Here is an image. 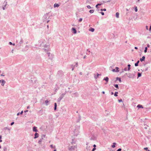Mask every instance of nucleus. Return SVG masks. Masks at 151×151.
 Segmentation results:
<instances>
[{
  "label": "nucleus",
  "mask_w": 151,
  "mask_h": 151,
  "mask_svg": "<svg viewBox=\"0 0 151 151\" xmlns=\"http://www.w3.org/2000/svg\"><path fill=\"white\" fill-rule=\"evenodd\" d=\"M48 56H49V55H50V53H48Z\"/></svg>",
  "instance_id": "nucleus-49"
},
{
  "label": "nucleus",
  "mask_w": 151,
  "mask_h": 151,
  "mask_svg": "<svg viewBox=\"0 0 151 151\" xmlns=\"http://www.w3.org/2000/svg\"><path fill=\"white\" fill-rule=\"evenodd\" d=\"M130 67H128V70H129L130 69Z\"/></svg>",
  "instance_id": "nucleus-30"
},
{
  "label": "nucleus",
  "mask_w": 151,
  "mask_h": 151,
  "mask_svg": "<svg viewBox=\"0 0 151 151\" xmlns=\"http://www.w3.org/2000/svg\"><path fill=\"white\" fill-rule=\"evenodd\" d=\"M134 10L136 12H137V7H136V8H135Z\"/></svg>",
  "instance_id": "nucleus-26"
},
{
  "label": "nucleus",
  "mask_w": 151,
  "mask_h": 151,
  "mask_svg": "<svg viewBox=\"0 0 151 151\" xmlns=\"http://www.w3.org/2000/svg\"><path fill=\"white\" fill-rule=\"evenodd\" d=\"M87 7L89 9H91V6L89 5L87 6Z\"/></svg>",
  "instance_id": "nucleus-23"
},
{
  "label": "nucleus",
  "mask_w": 151,
  "mask_h": 151,
  "mask_svg": "<svg viewBox=\"0 0 151 151\" xmlns=\"http://www.w3.org/2000/svg\"><path fill=\"white\" fill-rule=\"evenodd\" d=\"M115 68L116 69V70L115 71V72H119V68L118 67H116Z\"/></svg>",
  "instance_id": "nucleus-8"
},
{
  "label": "nucleus",
  "mask_w": 151,
  "mask_h": 151,
  "mask_svg": "<svg viewBox=\"0 0 151 151\" xmlns=\"http://www.w3.org/2000/svg\"><path fill=\"white\" fill-rule=\"evenodd\" d=\"M101 5V4H99L96 5V7H97V6H100Z\"/></svg>",
  "instance_id": "nucleus-22"
},
{
  "label": "nucleus",
  "mask_w": 151,
  "mask_h": 151,
  "mask_svg": "<svg viewBox=\"0 0 151 151\" xmlns=\"http://www.w3.org/2000/svg\"><path fill=\"white\" fill-rule=\"evenodd\" d=\"M99 75V74H97V75H98V76Z\"/></svg>",
  "instance_id": "nucleus-58"
},
{
  "label": "nucleus",
  "mask_w": 151,
  "mask_h": 151,
  "mask_svg": "<svg viewBox=\"0 0 151 151\" xmlns=\"http://www.w3.org/2000/svg\"><path fill=\"white\" fill-rule=\"evenodd\" d=\"M1 81L0 80V83H1Z\"/></svg>",
  "instance_id": "nucleus-62"
},
{
  "label": "nucleus",
  "mask_w": 151,
  "mask_h": 151,
  "mask_svg": "<svg viewBox=\"0 0 151 151\" xmlns=\"http://www.w3.org/2000/svg\"><path fill=\"white\" fill-rule=\"evenodd\" d=\"M56 108H57V104H56V103H55V107H54V110H55L56 109Z\"/></svg>",
  "instance_id": "nucleus-12"
},
{
  "label": "nucleus",
  "mask_w": 151,
  "mask_h": 151,
  "mask_svg": "<svg viewBox=\"0 0 151 151\" xmlns=\"http://www.w3.org/2000/svg\"><path fill=\"white\" fill-rule=\"evenodd\" d=\"M116 17L119 18V13L116 12Z\"/></svg>",
  "instance_id": "nucleus-14"
},
{
  "label": "nucleus",
  "mask_w": 151,
  "mask_h": 151,
  "mask_svg": "<svg viewBox=\"0 0 151 151\" xmlns=\"http://www.w3.org/2000/svg\"><path fill=\"white\" fill-rule=\"evenodd\" d=\"M101 11H106V9H101Z\"/></svg>",
  "instance_id": "nucleus-25"
},
{
  "label": "nucleus",
  "mask_w": 151,
  "mask_h": 151,
  "mask_svg": "<svg viewBox=\"0 0 151 151\" xmlns=\"http://www.w3.org/2000/svg\"><path fill=\"white\" fill-rule=\"evenodd\" d=\"M14 122H12L11 123V125L12 126V125H13L14 124Z\"/></svg>",
  "instance_id": "nucleus-33"
},
{
  "label": "nucleus",
  "mask_w": 151,
  "mask_h": 151,
  "mask_svg": "<svg viewBox=\"0 0 151 151\" xmlns=\"http://www.w3.org/2000/svg\"><path fill=\"white\" fill-rule=\"evenodd\" d=\"M72 30L73 31V33L74 34H76V31L75 28H72Z\"/></svg>",
  "instance_id": "nucleus-4"
},
{
  "label": "nucleus",
  "mask_w": 151,
  "mask_h": 151,
  "mask_svg": "<svg viewBox=\"0 0 151 151\" xmlns=\"http://www.w3.org/2000/svg\"><path fill=\"white\" fill-rule=\"evenodd\" d=\"M3 9L4 10V7H3Z\"/></svg>",
  "instance_id": "nucleus-55"
},
{
  "label": "nucleus",
  "mask_w": 151,
  "mask_h": 151,
  "mask_svg": "<svg viewBox=\"0 0 151 151\" xmlns=\"http://www.w3.org/2000/svg\"><path fill=\"white\" fill-rule=\"evenodd\" d=\"M23 113V111H22L20 113V114H22Z\"/></svg>",
  "instance_id": "nucleus-38"
},
{
  "label": "nucleus",
  "mask_w": 151,
  "mask_h": 151,
  "mask_svg": "<svg viewBox=\"0 0 151 151\" xmlns=\"http://www.w3.org/2000/svg\"><path fill=\"white\" fill-rule=\"evenodd\" d=\"M29 108V106H28L27 107V109H28V108Z\"/></svg>",
  "instance_id": "nucleus-51"
},
{
  "label": "nucleus",
  "mask_w": 151,
  "mask_h": 151,
  "mask_svg": "<svg viewBox=\"0 0 151 151\" xmlns=\"http://www.w3.org/2000/svg\"><path fill=\"white\" fill-rule=\"evenodd\" d=\"M38 143L39 144H41L42 143V140H40L38 141Z\"/></svg>",
  "instance_id": "nucleus-20"
},
{
  "label": "nucleus",
  "mask_w": 151,
  "mask_h": 151,
  "mask_svg": "<svg viewBox=\"0 0 151 151\" xmlns=\"http://www.w3.org/2000/svg\"><path fill=\"white\" fill-rule=\"evenodd\" d=\"M48 100H46V101H45V103L46 104V105H47V104H48Z\"/></svg>",
  "instance_id": "nucleus-24"
},
{
  "label": "nucleus",
  "mask_w": 151,
  "mask_h": 151,
  "mask_svg": "<svg viewBox=\"0 0 151 151\" xmlns=\"http://www.w3.org/2000/svg\"><path fill=\"white\" fill-rule=\"evenodd\" d=\"M119 101V102H122V99H120L118 100Z\"/></svg>",
  "instance_id": "nucleus-31"
},
{
  "label": "nucleus",
  "mask_w": 151,
  "mask_h": 151,
  "mask_svg": "<svg viewBox=\"0 0 151 151\" xmlns=\"http://www.w3.org/2000/svg\"><path fill=\"white\" fill-rule=\"evenodd\" d=\"M101 14L102 15H104V13L103 12H101Z\"/></svg>",
  "instance_id": "nucleus-28"
},
{
  "label": "nucleus",
  "mask_w": 151,
  "mask_h": 151,
  "mask_svg": "<svg viewBox=\"0 0 151 151\" xmlns=\"http://www.w3.org/2000/svg\"><path fill=\"white\" fill-rule=\"evenodd\" d=\"M35 137H34V138L35 139L38 137L39 134L37 133H36L35 134Z\"/></svg>",
  "instance_id": "nucleus-3"
},
{
  "label": "nucleus",
  "mask_w": 151,
  "mask_h": 151,
  "mask_svg": "<svg viewBox=\"0 0 151 151\" xmlns=\"http://www.w3.org/2000/svg\"><path fill=\"white\" fill-rule=\"evenodd\" d=\"M13 45H15V44H13Z\"/></svg>",
  "instance_id": "nucleus-61"
},
{
  "label": "nucleus",
  "mask_w": 151,
  "mask_h": 151,
  "mask_svg": "<svg viewBox=\"0 0 151 151\" xmlns=\"http://www.w3.org/2000/svg\"><path fill=\"white\" fill-rule=\"evenodd\" d=\"M96 148L94 147L92 150V151H94L96 150Z\"/></svg>",
  "instance_id": "nucleus-32"
},
{
  "label": "nucleus",
  "mask_w": 151,
  "mask_h": 151,
  "mask_svg": "<svg viewBox=\"0 0 151 151\" xmlns=\"http://www.w3.org/2000/svg\"><path fill=\"white\" fill-rule=\"evenodd\" d=\"M114 86L117 88L118 89L119 88V86H118V84H115V85H114Z\"/></svg>",
  "instance_id": "nucleus-17"
},
{
  "label": "nucleus",
  "mask_w": 151,
  "mask_h": 151,
  "mask_svg": "<svg viewBox=\"0 0 151 151\" xmlns=\"http://www.w3.org/2000/svg\"><path fill=\"white\" fill-rule=\"evenodd\" d=\"M139 60H138L137 62V63H135V66H138V63H139Z\"/></svg>",
  "instance_id": "nucleus-10"
},
{
  "label": "nucleus",
  "mask_w": 151,
  "mask_h": 151,
  "mask_svg": "<svg viewBox=\"0 0 151 151\" xmlns=\"http://www.w3.org/2000/svg\"><path fill=\"white\" fill-rule=\"evenodd\" d=\"M131 66L130 65V64H129L128 65V67H130Z\"/></svg>",
  "instance_id": "nucleus-42"
},
{
  "label": "nucleus",
  "mask_w": 151,
  "mask_h": 151,
  "mask_svg": "<svg viewBox=\"0 0 151 151\" xmlns=\"http://www.w3.org/2000/svg\"><path fill=\"white\" fill-rule=\"evenodd\" d=\"M50 146H51V147L52 148H54V147H53V145H50Z\"/></svg>",
  "instance_id": "nucleus-36"
},
{
  "label": "nucleus",
  "mask_w": 151,
  "mask_h": 151,
  "mask_svg": "<svg viewBox=\"0 0 151 151\" xmlns=\"http://www.w3.org/2000/svg\"><path fill=\"white\" fill-rule=\"evenodd\" d=\"M112 71L113 72H115L116 70H115V69H113L112 70Z\"/></svg>",
  "instance_id": "nucleus-35"
},
{
  "label": "nucleus",
  "mask_w": 151,
  "mask_h": 151,
  "mask_svg": "<svg viewBox=\"0 0 151 151\" xmlns=\"http://www.w3.org/2000/svg\"><path fill=\"white\" fill-rule=\"evenodd\" d=\"M151 30V26H150V30Z\"/></svg>",
  "instance_id": "nucleus-44"
},
{
  "label": "nucleus",
  "mask_w": 151,
  "mask_h": 151,
  "mask_svg": "<svg viewBox=\"0 0 151 151\" xmlns=\"http://www.w3.org/2000/svg\"><path fill=\"white\" fill-rule=\"evenodd\" d=\"M145 57L144 56H143L142 58H141L140 59V61L141 62L143 61H144L145 60Z\"/></svg>",
  "instance_id": "nucleus-2"
},
{
  "label": "nucleus",
  "mask_w": 151,
  "mask_h": 151,
  "mask_svg": "<svg viewBox=\"0 0 151 151\" xmlns=\"http://www.w3.org/2000/svg\"><path fill=\"white\" fill-rule=\"evenodd\" d=\"M1 148V146L0 145V148Z\"/></svg>",
  "instance_id": "nucleus-56"
},
{
  "label": "nucleus",
  "mask_w": 151,
  "mask_h": 151,
  "mask_svg": "<svg viewBox=\"0 0 151 151\" xmlns=\"http://www.w3.org/2000/svg\"><path fill=\"white\" fill-rule=\"evenodd\" d=\"M113 92H112L111 93V94L112 95H113Z\"/></svg>",
  "instance_id": "nucleus-47"
},
{
  "label": "nucleus",
  "mask_w": 151,
  "mask_h": 151,
  "mask_svg": "<svg viewBox=\"0 0 151 151\" xmlns=\"http://www.w3.org/2000/svg\"><path fill=\"white\" fill-rule=\"evenodd\" d=\"M134 48L136 49H138V48L137 47H135Z\"/></svg>",
  "instance_id": "nucleus-40"
},
{
  "label": "nucleus",
  "mask_w": 151,
  "mask_h": 151,
  "mask_svg": "<svg viewBox=\"0 0 151 151\" xmlns=\"http://www.w3.org/2000/svg\"><path fill=\"white\" fill-rule=\"evenodd\" d=\"M19 113H18L17 114V116H19Z\"/></svg>",
  "instance_id": "nucleus-43"
},
{
  "label": "nucleus",
  "mask_w": 151,
  "mask_h": 151,
  "mask_svg": "<svg viewBox=\"0 0 151 151\" xmlns=\"http://www.w3.org/2000/svg\"><path fill=\"white\" fill-rule=\"evenodd\" d=\"M28 111V110H27L26 111H25V112H27Z\"/></svg>",
  "instance_id": "nucleus-52"
},
{
  "label": "nucleus",
  "mask_w": 151,
  "mask_h": 151,
  "mask_svg": "<svg viewBox=\"0 0 151 151\" xmlns=\"http://www.w3.org/2000/svg\"><path fill=\"white\" fill-rule=\"evenodd\" d=\"M37 127H34L33 128V131L35 132H37L38 130L36 129Z\"/></svg>",
  "instance_id": "nucleus-1"
},
{
  "label": "nucleus",
  "mask_w": 151,
  "mask_h": 151,
  "mask_svg": "<svg viewBox=\"0 0 151 151\" xmlns=\"http://www.w3.org/2000/svg\"><path fill=\"white\" fill-rule=\"evenodd\" d=\"M1 136L0 135V139H1Z\"/></svg>",
  "instance_id": "nucleus-50"
},
{
  "label": "nucleus",
  "mask_w": 151,
  "mask_h": 151,
  "mask_svg": "<svg viewBox=\"0 0 151 151\" xmlns=\"http://www.w3.org/2000/svg\"><path fill=\"white\" fill-rule=\"evenodd\" d=\"M147 47H146L145 48V50H144V52L145 53L146 52H147Z\"/></svg>",
  "instance_id": "nucleus-21"
},
{
  "label": "nucleus",
  "mask_w": 151,
  "mask_h": 151,
  "mask_svg": "<svg viewBox=\"0 0 151 151\" xmlns=\"http://www.w3.org/2000/svg\"><path fill=\"white\" fill-rule=\"evenodd\" d=\"M147 46H148V47H149V45H148Z\"/></svg>",
  "instance_id": "nucleus-54"
},
{
  "label": "nucleus",
  "mask_w": 151,
  "mask_h": 151,
  "mask_svg": "<svg viewBox=\"0 0 151 151\" xmlns=\"http://www.w3.org/2000/svg\"><path fill=\"white\" fill-rule=\"evenodd\" d=\"M89 12L91 13H93L94 12V10H91L89 11Z\"/></svg>",
  "instance_id": "nucleus-18"
},
{
  "label": "nucleus",
  "mask_w": 151,
  "mask_h": 151,
  "mask_svg": "<svg viewBox=\"0 0 151 151\" xmlns=\"http://www.w3.org/2000/svg\"><path fill=\"white\" fill-rule=\"evenodd\" d=\"M89 31H91L92 32H93L94 31V28H91L89 29Z\"/></svg>",
  "instance_id": "nucleus-15"
},
{
  "label": "nucleus",
  "mask_w": 151,
  "mask_h": 151,
  "mask_svg": "<svg viewBox=\"0 0 151 151\" xmlns=\"http://www.w3.org/2000/svg\"><path fill=\"white\" fill-rule=\"evenodd\" d=\"M137 107L138 108H143V107H142V106L140 104H138L137 106Z\"/></svg>",
  "instance_id": "nucleus-6"
},
{
  "label": "nucleus",
  "mask_w": 151,
  "mask_h": 151,
  "mask_svg": "<svg viewBox=\"0 0 151 151\" xmlns=\"http://www.w3.org/2000/svg\"><path fill=\"white\" fill-rule=\"evenodd\" d=\"M104 80H105V81H106L107 82H108V80H109V78L108 77H106L105 78H104Z\"/></svg>",
  "instance_id": "nucleus-9"
},
{
  "label": "nucleus",
  "mask_w": 151,
  "mask_h": 151,
  "mask_svg": "<svg viewBox=\"0 0 151 151\" xmlns=\"http://www.w3.org/2000/svg\"><path fill=\"white\" fill-rule=\"evenodd\" d=\"M122 149L121 148L117 150V151H121V150Z\"/></svg>",
  "instance_id": "nucleus-29"
},
{
  "label": "nucleus",
  "mask_w": 151,
  "mask_h": 151,
  "mask_svg": "<svg viewBox=\"0 0 151 151\" xmlns=\"http://www.w3.org/2000/svg\"><path fill=\"white\" fill-rule=\"evenodd\" d=\"M124 70L125 71H126L127 70V68H124Z\"/></svg>",
  "instance_id": "nucleus-37"
},
{
  "label": "nucleus",
  "mask_w": 151,
  "mask_h": 151,
  "mask_svg": "<svg viewBox=\"0 0 151 151\" xmlns=\"http://www.w3.org/2000/svg\"><path fill=\"white\" fill-rule=\"evenodd\" d=\"M59 6V5L57 4H54V7H58Z\"/></svg>",
  "instance_id": "nucleus-7"
},
{
  "label": "nucleus",
  "mask_w": 151,
  "mask_h": 151,
  "mask_svg": "<svg viewBox=\"0 0 151 151\" xmlns=\"http://www.w3.org/2000/svg\"><path fill=\"white\" fill-rule=\"evenodd\" d=\"M97 8H98V6H97V7H96Z\"/></svg>",
  "instance_id": "nucleus-59"
},
{
  "label": "nucleus",
  "mask_w": 151,
  "mask_h": 151,
  "mask_svg": "<svg viewBox=\"0 0 151 151\" xmlns=\"http://www.w3.org/2000/svg\"><path fill=\"white\" fill-rule=\"evenodd\" d=\"M93 146L95 147H96V145H94Z\"/></svg>",
  "instance_id": "nucleus-45"
},
{
  "label": "nucleus",
  "mask_w": 151,
  "mask_h": 151,
  "mask_svg": "<svg viewBox=\"0 0 151 151\" xmlns=\"http://www.w3.org/2000/svg\"><path fill=\"white\" fill-rule=\"evenodd\" d=\"M9 44L10 45H12V42H9Z\"/></svg>",
  "instance_id": "nucleus-39"
},
{
  "label": "nucleus",
  "mask_w": 151,
  "mask_h": 151,
  "mask_svg": "<svg viewBox=\"0 0 151 151\" xmlns=\"http://www.w3.org/2000/svg\"><path fill=\"white\" fill-rule=\"evenodd\" d=\"M53 151H56V150H55Z\"/></svg>",
  "instance_id": "nucleus-57"
},
{
  "label": "nucleus",
  "mask_w": 151,
  "mask_h": 151,
  "mask_svg": "<svg viewBox=\"0 0 151 151\" xmlns=\"http://www.w3.org/2000/svg\"><path fill=\"white\" fill-rule=\"evenodd\" d=\"M116 80H118L120 82H121V79L120 78L117 77L116 78Z\"/></svg>",
  "instance_id": "nucleus-11"
},
{
  "label": "nucleus",
  "mask_w": 151,
  "mask_h": 151,
  "mask_svg": "<svg viewBox=\"0 0 151 151\" xmlns=\"http://www.w3.org/2000/svg\"><path fill=\"white\" fill-rule=\"evenodd\" d=\"M146 29L147 30L148 29V26H146Z\"/></svg>",
  "instance_id": "nucleus-41"
},
{
  "label": "nucleus",
  "mask_w": 151,
  "mask_h": 151,
  "mask_svg": "<svg viewBox=\"0 0 151 151\" xmlns=\"http://www.w3.org/2000/svg\"><path fill=\"white\" fill-rule=\"evenodd\" d=\"M141 76V74L140 73H138V77H140Z\"/></svg>",
  "instance_id": "nucleus-19"
},
{
  "label": "nucleus",
  "mask_w": 151,
  "mask_h": 151,
  "mask_svg": "<svg viewBox=\"0 0 151 151\" xmlns=\"http://www.w3.org/2000/svg\"><path fill=\"white\" fill-rule=\"evenodd\" d=\"M128 76V77H130L129 75Z\"/></svg>",
  "instance_id": "nucleus-53"
},
{
  "label": "nucleus",
  "mask_w": 151,
  "mask_h": 151,
  "mask_svg": "<svg viewBox=\"0 0 151 151\" xmlns=\"http://www.w3.org/2000/svg\"><path fill=\"white\" fill-rule=\"evenodd\" d=\"M138 1H139V0H138Z\"/></svg>",
  "instance_id": "nucleus-60"
},
{
  "label": "nucleus",
  "mask_w": 151,
  "mask_h": 151,
  "mask_svg": "<svg viewBox=\"0 0 151 151\" xmlns=\"http://www.w3.org/2000/svg\"><path fill=\"white\" fill-rule=\"evenodd\" d=\"M2 140H1V139H0V142H2Z\"/></svg>",
  "instance_id": "nucleus-48"
},
{
  "label": "nucleus",
  "mask_w": 151,
  "mask_h": 151,
  "mask_svg": "<svg viewBox=\"0 0 151 151\" xmlns=\"http://www.w3.org/2000/svg\"><path fill=\"white\" fill-rule=\"evenodd\" d=\"M118 93V92H116L114 94V96H118V95H117Z\"/></svg>",
  "instance_id": "nucleus-16"
},
{
  "label": "nucleus",
  "mask_w": 151,
  "mask_h": 151,
  "mask_svg": "<svg viewBox=\"0 0 151 151\" xmlns=\"http://www.w3.org/2000/svg\"><path fill=\"white\" fill-rule=\"evenodd\" d=\"M102 93H103V94H104V93H105V92H104V91H103V92H102Z\"/></svg>",
  "instance_id": "nucleus-46"
},
{
  "label": "nucleus",
  "mask_w": 151,
  "mask_h": 151,
  "mask_svg": "<svg viewBox=\"0 0 151 151\" xmlns=\"http://www.w3.org/2000/svg\"><path fill=\"white\" fill-rule=\"evenodd\" d=\"M5 83V81L4 80H2L1 81V85L3 86L4 85V84Z\"/></svg>",
  "instance_id": "nucleus-5"
},
{
  "label": "nucleus",
  "mask_w": 151,
  "mask_h": 151,
  "mask_svg": "<svg viewBox=\"0 0 151 151\" xmlns=\"http://www.w3.org/2000/svg\"><path fill=\"white\" fill-rule=\"evenodd\" d=\"M147 149H148V148L147 147H145V148H144V149L145 150H147Z\"/></svg>",
  "instance_id": "nucleus-34"
},
{
  "label": "nucleus",
  "mask_w": 151,
  "mask_h": 151,
  "mask_svg": "<svg viewBox=\"0 0 151 151\" xmlns=\"http://www.w3.org/2000/svg\"><path fill=\"white\" fill-rule=\"evenodd\" d=\"M116 144V143L114 142L113 143V145H112V147L113 148H114L115 147V145Z\"/></svg>",
  "instance_id": "nucleus-13"
},
{
  "label": "nucleus",
  "mask_w": 151,
  "mask_h": 151,
  "mask_svg": "<svg viewBox=\"0 0 151 151\" xmlns=\"http://www.w3.org/2000/svg\"><path fill=\"white\" fill-rule=\"evenodd\" d=\"M82 18H80L79 20V22H81V21H82Z\"/></svg>",
  "instance_id": "nucleus-27"
}]
</instances>
